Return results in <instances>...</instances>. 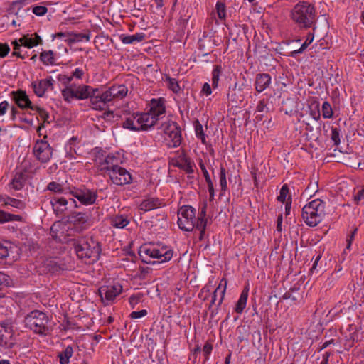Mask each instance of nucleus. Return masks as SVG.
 Returning a JSON list of instances; mask_svg holds the SVG:
<instances>
[{
  "label": "nucleus",
  "instance_id": "3",
  "mask_svg": "<svg viewBox=\"0 0 364 364\" xmlns=\"http://www.w3.org/2000/svg\"><path fill=\"white\" fill-rule=\"evenodd\" d=\"M75 251L79 259L85 263L91 264L96 262L100 255L101 248L99 242L92 237H82L74 243Z\"/></svg>",
  "mask_w": 364,
  "mask_h": 364
},
{
  "label": "nucleus",
  "instance_id": "23",
  "mask_svg": "<svg viewBox=\"0 0 364 364\" xmlns=\"http://www.w3.org/2000/svg\"><path fill=\"white\" fill-rule=\"evenodd\" d=\"M271 84V76L267 73H260L256 75L255 89L258 92L266 90Z\"/></svg>",
  "mask_w": 364,
  "mask_h": 364
},
{
  "label": "nucleus",
  "instance_id": "12",
  "mask_svg": "<svg viewBox=\"0 0 364 364\" xmlns=\"http://www.w3.org/2000/svg\"><path fill=\"white\" fill-rule=\"evenodd\" d=\"M68 193L85 205L94 204L97 198V193L88 188H68Z\"/></svg>",
  "mask_w": 364,
  "mask_h": 364
},
{
  "label": "nucleus",
  "instance_id": "20",
  "mask_svg": "<svg viewBox=\"0 0 364 364\" xmlns=\"http://www.w3.org/2000/svg\"><path fill=\"white\" fill-rule=\"evenodd\" d=\"M166 112L164 105V100L163 98L152 99L150 102V109L147 114L151 115L156 119V122L159 120V117Z\"/></svg>",
  "mask_w": 364,
  "mask_h": 364
},
{
  "label": "nucleus",
  "instance_id": "42",
  "mask_svg": "<svg viewBox=\"0 0 364 364\" xmlns=\"http://www.w3.org/2000/svg\"><path fill=\"white\" fill-rule=\"evenodd\" d=\"M333 109L330 103L327 101L322 105V115L325 119H331L333 117Z\"/></svg>",
  "mask_w": 364,
  "mask_h": 364
},
{
  "label": "nucleus",
  "instance_id": "26",
  "mask_svg": "<svg viewBox=\"0 0 364 364\" xmlns=\"http://www.w3.org/2000/svg\"><path fill=\"white\" fill-rule=\"evenodd\" d=\"M226 287H227V281H226V279L225 278H223L220 280L218 287L216 288V289L213 292V294L212 296V299H211V301H210V306H213L215 303L216 297H217V294L219 291L220 293V300L218 301V306H220L221 305V304H222V302L223 301L224 296H225V291H226Z\"/></svg>",
  "mask_w": 364,
  "mask_h": 364
},
{
  "label": "nucleus",
  "instance_id": "2",
  "mask_svg": "<svg viewBox=\"0 0 364 364\" xmlns=\"http://www.w3.org/2000/svg\"><path fill=\"white\" fill-rule=\"evenodd\" d=\"M24 323L28 328L41 336H49L53 331V321L46 313L41 311H31L26 316Z\"/></svg>",
  "mask_w": 364,
  "mask_h": 364
},
{
  "label": "nucleus",
  "instance_id": "31",
  "mask_svg": "<svg viewBox=\"0 0 364 364\" xmlns=\"http://www.w3.org/2000/svg\"><path fill=\"white\" fill-rule=\"evenodd\" d=\"M55 53L53 50H44L41 53L40 60L45 65H52L55 63Z\"/></svg>",
  "mask_w": 364,
  "mask_h": 364
},
{
  "label": "nucleus",
  "instance_id": "24",
  "mask_svg": "<svg viewBox=\"0 0 364 364\" xmlns=\"http://www.w3.org/2000/svg\"><path fill=\"white\" fill-rule=\"evenodd\" d=\"M50 204L55 213L61 215L67 210L68 200L63 197H53Z\"/></svg>",
  "mask_w": 364,
  "mask_h": 364
},
{
  "label": "nucleus",
  "instance_id": "32",
  "mask_svg": "<svg viewBox=\"0 0 364 364\" xmlns=\"http://www.w3.org/2000/svg\"><path fill=\"white\" fill-rule=\"evenodd\" d=\"M176 166L187 173H193L194 172V163L186 157L181 159Z\"/></svg>",
  "mask_w": 364,
  "mask_h": 364
},
{
  "label": "nucleus",
  "instance_id": "5",
  "mask_svg": "<svg viewBox=\"0 0 364 364\" xmlns=\"http://www.w3.org/2000/svg\"><path fill=\"white\" fill-rule=\"evenodd\" d=\"M325 215V203L320 199H315L302 208L301 216L304 223L310 226L315 227L320 223Z\"/></svg>",
  "mask_w": 364,
  "mask_h": 364
},
{
  "label": "nucleus",
  "instance_id": "63",
  "mask_svg": "<svg viewBox=\"0 0 364 364\" xmlns=\"http://www.w3.org/2000/svg\"><path fill=\"white\" fill-rule=\"evenodd\" d=\"M206 210H207V204L205 203L203 205V207L200 208L197 218L207 219L206 218Z\"/></svg>",
  "mask_w": 364,
  "mask_h": 364
},
{
  "label": "nucleus",
  "instance_id": "14",
  "mask_svg": "<svg viewBox=\"0 0 364 364\" xmlns=\"http://www.w3.org/2000/svg\"><path fill=\"white\" fill-rule=\"evenodd\" d=\"M98 291L103 302L111 301L122 293V286L119 283L105 285L100 287Z\"/></svg>",
  "mask_w": 364,
  "mask_h": 364
},
{
  "label": "nucleus",
  "instance_id": "48",
  "mask_svg": "<svg viewBox=\"0 0 364 364\" xmlns=\"http://www.w3.org/2000/svg\"><path fill=\"white\" fill-rule=\"evenodd\" d=\"M57 79L59 82L66 86L70 85V83L73 80L71 75H68L65 74H59L57 77Z\"/></svg>",
  "mask_w": 364,
  "mask_h": 364
},
{
  "label": "nucleus",
  "instance_id": "7",
  "mask_svg": "<svg viewBox=\"0 0 364 364\" xmlns=\"http://www.w3.org/2000/svg\"><path fill=\"white\" fill-rule=\"evenodd\" d=\"M94 87L87 85L81 84L77 85L71 84L63 88L61 90V93L63 100L67 102H70L73 100H82L90 99L91 95L94 94Z\"/></svg>",
  "mask_w": 364,
  "mask_h": 364
},
{
  "label": "nucleus",
  "instance_id": "21",
  "mask_svg": "<svg viewBox=\"0 0 364 364\" xmlns=\"http://www.w3.org/2000/svg\"><path fill=\"white\" fill-rule=\"evenodd\" d=\"M44 265L48 272L53 274H58L68 269L67 265L60 259L56 257L46 259Z\"/></svg>",
  "mask_w": 364,
  "mask_h": 364
},
{
  "label": "nucleus",
  "instance_id": "22",
  "mask_svg": "<svg viewBox=\"0 0 364 364\" xmlns=\"http://www.w3.org/2000/svg\"><path fill=\"white\" fill-rule=\"evenodd\" d=\"M106 92L111 102L124 97L127 95L128 89L124 85H115L106 90Z\"/></svg>",
  "mask_w": 364,
  "mask_h": 364
},
{
  "label": "nucleus",
  "instance_id": "44",
  "mask_svg": "<svg viewBox=\"0 0 364 364\" xmlns=\"http://www.w3.org/2000/svg\"><path fill=\"white\" fill-rule=\"evenodd\" d=\"M32 110L36 111L38 114L39 117L41 120H43V122L49 123V114L44 109L38 106H35L34 108H32Z\"/></svg>",
  "mask_w": 364,
  "mask_h": 364
},
{
  "label": "nucleus",
  "instance_id": "19",
  "mask_svg": "<svg viewBox=\"0 0 364 364\" xmlns=\"http://www.w3.org/2000/svg\"><path fill=\"white\" fill-rule=\"evenodd\" d=\"M165 205L164 200L156 197H149L144 199L139 205V210L143 213L159 208Z\"/></svg>",
  "mask_w": 364,
  "mask_h": 364
},
{
  "label": "nucleus",
  "instance_id": "9",
  "mask_svg": "<svg viewBox=\"0 0 364 364\" xmlns=\"http://www.w3.org/2000/svg\"><path fill=\"white\" fill-rule=\"evenodd\" d=\"M122 163L119 155L113 154L104 155L103 153L99 151L95 159V164L101 171H105L109 175V172H112L114 169Z\"/></svg>",
  "mask_w": 364,
  "mask_h": 364
},
{
  "label": "nucleus",
  "instance_id": "11",
  "mask_svg": "<svg viewBox=\"0 0 364 364\" xmlns=\"http://www.w3.org/2000/svg\"><path fill=\"white\" fill-rule=\"evenodd\" d=\"M164 133L166 134V140L170 147H178L181 144L182 136L181 129L176 122L168 121L161 125Z\"/></svg>",
  "mask_w": 364,
  "mask_h": 364
},
{
  "label": "nucleus",
  "instance_id": "15",
  "mask_svg": "<svg viewBox=\"0 0 364 364\" xmlns=\"http://www.w3.org/2000/svg\"><path fill=\"white\" fill-rule=\"evenodd\" d=\"M94 90L90 99L91 107L95 110L105 109L106 105L110 102L106 90L102 92L99 88H94Z\"/></svg>",
  "mask_w": 364,
  "mask_h": 364
},
{
  "label": "nucleus",
  "instance_id": "36",
  "mask_svg": "<svg viewBox=\"0 0 364 364\" xmlns=\"http://www.w3.org/2000/svg\"><path fill=\"white\" fill-rule=\"evenodd\" d=\"M13 248L14 246L10 242L3 243L0 242V259H4L9 257Z\"/></svg>",
  "mask_w": 364,
  "mask_h": 364
},
{
  "label": "nucleus",
  "instance_id": "64",
  "mask_svg": "<svg viewBox=\"0 0 364 364\" xmlns=\"http://www.w3.org/2000/svg\"><path fill=\"white\" fill-rule=\"evenodd\" d=\"M201 92L205 94L207 96L210 95L212 93L211 87H210L209 83H208V82L204 83V85L202 87Z\"/></svg>",
  "mask_w": 364,
  "mask_h": 364
},
{
  "label": "nucleus",
  "instance_id": "60",
  "mask_svg": "<svg viewBox=\"0 0 364 364\" xmlns=\"http://www.w3.org/2000/svg\"><path fill=\"white\" fill-rule=\"evenodd\" d=\"M10 51V48L6 43H0V58L6 57Z\"/></svg>",
  "mask_w": 364,
  "mask_h": 364
},
{
  "label": "nucleus",
  "instance_id": "39",
  "mask_svg": "<svg viewBox=\"0 0 364 364\" xmlns=\"http://www.w3.org/2000/svg\"><path fill=\"white\" fill-rule=\"evenodd\" d=\"M194 129L196 136L200 139L203 144H205V134L203 131V125L200 123V122L196 119L194 121Z\"/></svg>",
  "mask_w": 364,
  "mask_h": 364
},
{
  "label": "nucleus",
  "instance_id": "52",
  "mask_svg": "<svg viewBox=\"0 0 364 364\" xmlns=\"http://www.w3.org/2000/svg\"><path fill=\"white\" fill-rule=\"evenodd\" d=\"M353 199L355 204L358 205L364 199V187L354 193Z\"/></svg>",
  "mask_w": 364,
  "mask_h": 364
},
{
  "label": "nucleus",
  "instance_id": "62",
  "mask_svg": "<svg viewBox=\"0 0 364 364\" xmlns=\"http://www.w3.org/2000/svg\"><path fill=\"white\" fill-rule=\"evenodd\" d=\"M9 104L7 101L4 100L0 103V116L4 115L9 109Z\"/></svg>",
  "mask_w": 364,
  "mask_h": 364
},
{
  "label": "nucleus",
  "instance_id": "59",
  "mask_svg": "<svg viewBox=\"0 0 364 364\" xmlns=\"http://www.w3.org/2000/svg\"><path fill=\"white\" fill-rule=\"evenodd\" d=\"M147 315V311L146 309H142L139 311H132L130 314V318L132 319H136Z\"/></svg>",
  "mask_w": 364,
  "mask_h": 364
},
{
  "label": "nucleus",
  "instance_id": "30",
  "mask_svg": "<svg viewBox=\"0 0 364 364\" xmlns=\"http://www.w3.org/2000/svg\"><path fill=\"white\" fill-rule=\"evenodd\" d=\"M144 38L145 34L143 33H137L131 36L122 34L119 36V39L124 44H132L134 42H141Z\"/></svg>",
  "mask_w": 364,
  "mask_h": 364
},
{
  "label": "nucleus",
  "instance_id": "4",
  "mask_svg": "<svg viewBox=\"0 0 364 364\" xmlns=\"http://www.w3.org/2000/svg\"><path fill=\"white\" fill-rule=\"evenodd\" d=\"M173 250L167 246H156L154 245H145L140 247L139 255L141 260L146 264L163 263L171 260L173 257Z\"/></svg>",
  "mask_w": 364,
  "mask_h": 364
},
{
  "label": "nucleus",
  "instance_id": "45",
  "mask_svg": "<svg viewBox=\"0 0 364 364\" xmlns=\"http://www.w3.org/2000/svg\"><path fill=\"white\" fill-rule=\"evenodd\" d=\"M216 11L220 19H225L226 16V10L225 4L218 1L216 4Z\"/></svg>",
  "mask_w": 364,
  "mask_h": 364
},
{
  "label": "nucleus",
  "instance_id": "41",
  "mask_svg": "<svg viewBox=\"0 0 364 364\" xmlns=\"http://www.w3.org/2000/svg\"><path fill=\"white\" fill-rule=\"evenodd\" d=\"M222 73L220 65H215L212 71V87L215 89L218 87L219 77Z\"/></svg>",
  "mask_w": 364,
  "mask_h": 364
},
{
  "label": "nucleus",
  "instance_id": "58",
  "mask_svg": "<svg viewBox=\"0 0 364 364\" xmlns=\"http://www.w3.org/2000/svg\"><path fill=\"white\" fill-rule=\"evenodd\" d=\"M310 114L315 120H318L320 119L321 113L318 104H316L314 108L311 109Z\"/></svg>",
  "mask_w": 364,
  "mask_h": 364
},
{
  "label": "nucleus",
  "instance_id": "57",
  "mask_svg": "<svg viewBox=\"0 0 364 364\" xmlns=\"http://www.w3.org/2000/svg\"><path fill=\"white\" fill-rule=\"evenodd\" d=\"M205 181H206L208 192H209V196H210L209 199L210 201H212L214 199V196H215L213 183L212 181L211 178L209 180H206Z\"/></svg>",
  "mask_w": 364,
  "mask_h": 364
},
{
  "label": "nucleus",
  "instance_id": "55",
  "mask_svg": "<svg viewBox=\"0 0 364 364\" xmlns=\"http://www.w3.org/2000/svg\"><path fill=\"white\" fill-rule=\"evenodd\" d=\"M358 231V228H355L353 229V230L351 232V233L347 236V238H346V250H350V247H351V245H352V242L354 240V237H355V235L356 234Z\"/></svg>",
  "mask_w": 364,
  "mask_h": 364
},
{
  "label": "nucleus",
  "instance_id": "56",
  "mask_svg": "<svg viewBox=\"0 0 364 364\" xmlns=\"http://www.w3.org/2000/svg\"><path fill=\"white\" fill-rule=\"evenodd\" d=\"M207 225V219H200L197 218L196 221L195 220V228L197 230H205Z\"/></svg>",
  "mask_w": 364,
  "mask_h": 364
},
{
  "label": "nucleus",
  "instance_id": "38",
  "mask_svg": "<svg viewBox=\"0 0 364 364\" xmlns=\"http://www.w3.org/2000/svg\"><path fill=\"white\" fill-rule=\"evenodd\" d=\"M46 189L55 193H67L63 185L55 181L50 182L47 185Z\"/></svg>",
  "mask_w": 364,
  "mask_h": 364
},
{
  "label": "nucleus",
  "instance_id": "47",
  "mask_svg": "<svg viewBox=\"0 0 364 364\" xmlns=\"http://www.w3.org/2000/svg\"><path fill=\"white\" fill-rule=\"evenodd\" d=\"M11 279L10 277L5 273L0 272V287L1 286H11Z\"/></svg>",
  "mask_w": 364,
  "mask_h": 364
},
{
  "label": "nucleus",
  "instance_id": "40",
  "mask_svg": "<svg viewBox=\"0 0 364 364\" xmlns=\"http://www.w3.org/2000/svg\"><path fill=\"white\" fill-rule=\"evenodd\" d=\"M220 186L221 188L220 195H223L228 188V183L226 179V170L221 166L220 168Z\"/></svg>",
  "mask_w": 364,
  "mask_h": 364
},
{
  "label": "nucleus",
  "instance_id": "46",
  "mask_svg": "<svg viewBox=\"0 0 364 364\" xmlns=\"http://www.w3.org/2000/svg\"><path fill=\"white\" fill-rule=\"evenodd\" d=\"M73 80L74 79L81 80L85 75V71L83 69L80 68H76L74 70H73L70 73Z\"/></svg>",
  "mask_w": 364,
  "mask_h": 364
},
{
  "label": "nucleus",
  "instance_id": "49",
  "mask_svg": "<svg viewBox=\"0 0 364 364\" xmlns=\"http://www.w3.org/2000/svg\"><path fill=\"white\" fill-rule=\"evenodd\" d=\"M213 350V345L209 341H207L203 348V353L205 356V360H208L209 355H210Z\"/></svg>",
  "mask_w": 364,
  "mask_h": 364
},
{
  "label": "nucleus",
  "instance_id": "25",
  "mask_svg": "<svg viewBox=\"0 0 364 364\" xmlns=\"http://www.w3.org/2000/svg\"><path fill=\"white\" fill-rule=\"evenodd\" d=\"M129 223L128 216L125 215L117 214L110 218V224L115 228H124Z\"/></svg>",
  "mask_w": 364,
  "mask_h": 364
},
{
  "label": "nucleus",
  "instance_id": "10",
  "mask_svg": "<svg viewBox=\"0 0 364 364\" xmlns=\"http://www.w3.org/2000/svg\"><path fill=\"white\" fill-rule=\"evenodd\" d=\"M46 137L45 136L43 139L37 140L32 150L35 159L43 164L49 162L53 154V149L46 140Z\"/></svg>",
  "mask_w": 364,
  "mask_h": 364
},
{
  "label": "nucleus",
  "instance_id": "50",
  "mask_svg": "<svg viewBox=\"0 0 364 364\" xmlns=\"http://www.w3.org/2000/svg\"><path fill=\"white\" fill-rule=\"evenodd\" d=\"M12 45H13V50H14L12 55H16L22 59L25 58V56L22 55L21 52L19 51V50L21 48V43L19 44V43H18V42L16 41H14L12 42Z\"/></svg>",
  "mask_w": 364,
  "mask_h": 364
},
{
  "label": "nucleus",
  "instance_id": "17",
  "mask_svg": "<svg viewBox=\"0 0 364 364\" xmlns=\"http://www.w3.org/2000/svg\"><path fill=\"white\" fill-rule=\"evenodd\" d=\"M11 99L21 109H30L32 110V108H34L36 106L32 104V102L30 100L28 95L24 90H18L16 91H13L11 93Z\"/></svg>",
  "mask_w": 364,
  "mask_h": 364
},
{
  "label": "nucleus",
  "instance_id": "1",
  "mask_svg": "<svg viewBox=\"0 0 364 364\" xmlns=\"http://www.w3.org/2000/svg\"><path fill=\"white\" fill-rule=\"evenodd\" d=\"M290 18L300 28H313L316 30V12L313 4L309 1H302L294 6L290 11Z\"/></svg>",
  "mask_w": 364,
  "mask_h": 364
},
{
  "label": "nucleus",
  "instance_id": "16",
  "mask_svg": "<svg viewBox=\"0 0 364 364\" xmlns=\"http://www.w3.org/2000/svg\"><path fill=\"white\" fill-rule=\"evenodd\" d=\"M54 80L51 76L46 79L37 80L31 82V87L34 93L39 97H42L48 90H53Z\"/></svg>",
  "mask_w": 364,
  "mask_h": 364
},
{
  "label": "nucleus",
  "instance_id": "54",
  "mask_svg": "<svg viewBox=\"0 0 364 364\" xmlns=\"http://www.w3.org/2000/svg\"><path fill=\"white\" fill-rule=\"evenodd\" d=\"M358 231V228H355L353 229V230L351 232V233L347 236V238H346V250H350V247H351V245H352V242L354 240V237H355V235L356 234Z\"/></svg>",
  "mask_w": 364,
  "mask_h": 364
},
{
  "label": "nucleus",
  "instance_id": "33",
  "mask_svg": "<svg viewBox=\"0 0 364 364\" xmlns=\"http://www.w3.org/2000/svg\"><path fill=\"white\" fill-rule=\"evenodd\" d=\"M90 38V34L70 33L69 38L65 39V41L72 43L80 41H89Z\"/></svg>",
  "mask_w": 364,
  "mask_h": 364
},
{
  "label": "nucleus",
  "instance_id": "35",
  "mask_svg": "<svg viewBox=\"0 0 364 364\" xmlns=\"http://www.w3.org/2000/svg\"><path fill=\"white\" fill-rule=\"evenodd\" d=\"M73 354V347L68 346L61 353H59L58 357L60 364H68L69 359Z\"/></svg>",
  "mask_w": 364,
  "mask_h": 364
},
{
  "label": "nucleus",
  "instance_id": "6",
  "mask_svg": "<svg viewBox=\"0 0 364 364\" xmlns=\"http://www.w3.org/2000/svg\"><path fill=\"white\" fill-rule=\"evenodd\" d=\"M156 119L149 114L136 112L127 114L122 122L124 129L132 131H146L154 127Z\"/></svg>",
  "mask_w": 364,
  "mask_h": 364
},
{
  "label": "nucleus",
  "instance_id": "27",
  "mask_svg": "<svg viewBox=\"0 0 364 364\" xmlns=\"http://www.w3.org/2000/svg\"><path fill=\"white\" fill-rule=\"evenodd\" d=\"M19 41L21 43V45L28 48H31L34 46L42 44V39L41 36L38 35L36 33L33 34V37H28L24 36L19 39Z\"/></svg>",
  "mask_w": 364,
  "mask_h": 364
},
{
  "label": "nucleus",
  "instance_id": "61",
  "mask_svg": "<svg viewBox=\"0 0 364 364\" xmlns=\"http://www.w3.org/2000/svg\"><path fill=\"white\" fill-rule=\"evenodd\" d=\"M141 299V294L132 295L129 297V301L132 308H134V306L140 301Z\"/></svg>",
  "mask_w": 364,
  "mask_h": 364
},
{
  "label": "nucleus",
  "instance_id": "37",
  "mask_svg": "<svg viewBox=\"0 0 364 364\" xmlns=\"http://www.w3.org/2000/svg\"><path fill=\"white\" fill-rule=\"evenodd\" d=\"M165 82L169 90L176 94L180 92L181 89L176 79L166 76Z\"/></svg>",
  "mask_w": 364,
  "mask_h": 364
},
{
  "label": "nucleus",
  "instance_id": "29",
  "mask_svg": "<svg viewBox=\"0 0 364 364\" xmlns=\"http://www.w3.org/2000/svg\"><path fill=\"white\" fill-rule=\"evenodd\" d=\"M249 289L247 287L245 288L240 294V298L236 304L235 311L237 314H242L245 309L248 298Z\"/></svg>",
  "mask_w": 364,
  "mask_h": 364
},
{
  "label": "nucleus",
  "instance_id": "51",
  "mask_svg": "<svg viewBox=\"0 0 364 364\" xmlns=\"http://www.w3.org/2000/svg\"><path fill=\"white\" fill-rule=\"evenodd\" d=\"M331 138L335 145L340 144V134L339 130L337 128L332 127Z\"/></svg>",
  "mask_w": 364,
  "mask_h": 364
},
{
  "label": "nucleus",
  "instance_id": "34",
  "mask_svg": "<svg viewBox=\"0 0 364 364\" xmlns=\"http://www.w3.org/2000/svg\"><path fill=\"white\" fill-rule=\"evenodd\" d=\"M314 39V34L313 33H309L306 36L304 43L301 45L299 49L294 50L291 53V56L295 57L297 54L303 53L307 47L313 42Z\"/></svg>",
  "mask_w": 364,
  "mask_h": 364
},
{
  "label": "nucleus",
  "instance_id": "8",
  "mask_svg": "<svg viewBox=\"0 0 364 364\" xmlns=\"http://www.w3.org/2000/svg\"><path fill=\"white\" fill-rule=\"evenodd\" d=\"M196 209L190 205L182 206L178 213V225L184 231H192L195 228Z\"/></svg>",
  "mask_w": 364,
  "mask_h": 364
},
{
  "label": "nucleus",
  "instance_id": "43",
  "mask_svg": "<svg viewBox=\"0 0 364 364\" xmlns=\"http://www.w3.org/2000/svg\"><path fill=\"white\" fill-rule=\"evenodd\" d=\"M289 196H290L289 195V188L287 185L285 184L281 188L279 195L277 197V200L284 203L288 200Z\"/></svg>",
  "mask_w": 364,
  "mask_h": 364
},
{
  "label": "nucleus",
  "instance_id": "28",
  "mask_svg": "<svg viewBox=\"0 0 364 364\" xmlns=\"http://www.w3.org/2000/svg\"><path fill=\"white\" fill-rule=\"evenodd\" d=\"M26 183V176L23 173H16L9 183L11 188L19 191L23 188Z\"/></svg>",
  "mask_w": 364,
  "mask_h": 364
},
{
  "label": "nucleus",
  "instance_id": "13",
  "mask_svg": "<svg viewBox=\"0 0 364 364\" xmlns=\"http://www.w3.org/2000/svg\"><path fill=\"white\" fill-rule=\"evenodd\" d=\"M109 177L112 182L117 186L129 184L132 181L131 173L119 165L112 172L109 173Z\"/></svg>",
  "mask_w": 364,
  "mask_h": 364
},
{
  "label": "nucleus",
  "instance_id": "18",
  "mask_svg": "<svg viewBox=\"0 0 364 364\" xmlns=\"http://www.w3.org/2000/svg\"><path fill=\"white\" fill-rule=\"evenodd\" d=\"M68 221L70 223H73L74 225L77 226L80 230H85L90 225L87 215L80 212L72 213L68 216Z\"/></svg>",
  "mask_w": 364,
  "mask_h": 364
},
{
  "label": "nucleus",
  "instance_id": "53",
  "mask_svg": "<svg viewBox=\"0 0 364 364\" xmlns=\"http://www.w3.org/2000/svg\"><path fill=\"white\" fill-rule=\"evenodd\" d=\"M48 11V9L43 6H36L33 8V13L36 16H43Z\"/></svg>",
  "mask_w": 364,
  "mask_h": 364
}]
</instances>
